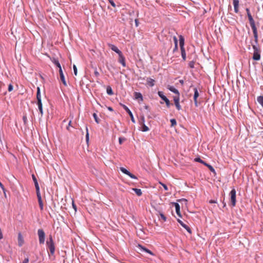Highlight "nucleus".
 Returning <instances> with one entry per match:
<instances>
[{
    "instance_id": "8",
    "label": "nucleus",
    "mask_w": 263,
    "mask_h": 263,
    "mask_svg": "<svg viewBox=\"0 0 263 263\" xmlns=\"http://www.w3.org/2000/svg\"><path fill=\"white\" fill-rule=\"evenodd\" d=\"M158 95L159 96V97L165 102L167 107H170L171 104L170 102V100L167 98V97L165 96L164 95L163 92L162 91H159L158 92Z\"/></svg>"
},
{
    "instance_id": "36",
    "label": "nucleus",
    "mask_w": 263,
    "mask_h": 263,
    "mask_svg": "<svg viewBox=\"0 0 263 263\" xmlns=\"http://www.w3.org/2000/svg\"><path fill=\"white\" fill-rule=\"evenodd\" d=\"M126 139L124 137H119V142L120 144H122L123 142L125 141Z\"/></svg>"
},
{
    "instance_id": "6",
    "label": "nucleus",
    "mask_w": 263,
    "mask_h": 263,
    "mask_svg": "<svg viewBox=\"0 0 263 263\" xmlns=\"http://www.w3.org/2000/svg\"><path fill=\"white\" fill-rule=\"evenodd\" d=\"M39 241L40 244H44L45 241V233L43 229H40L37 230Z\"/></svg>"
},
{
    "instance_id": "15",
    "label": "nucleus",
    "mask_w": 263,
    "mask_h": 263,
    "mask_svg": "<svg viewBox=\"0 0 263 263\" xmlns=\"http://www.w3.org/2000/svg\"><path fill=\"white\" fill-rule=\"evenodd\" d=\"M119 62L122 64L123 67H126L125 59L122 52L119 54Z\"/></svg>"
},
{
    "instance_id": "27",
    "label": "nucleus",
    "mask_w": 263,
    "mask_h": 263,
    "mask_svg": "<svg viewBox=\"0 0 263 263\" xmlns=\"http://www.w3.org/2000/svg\"><path fill=\"white\" fill-rule=\"evenodd\" d=\"M133 190L135 192V193L138 196H140L142 194V192L141 189H137V188H133Z\"/></svg>"
},
{
    "instance_id": "59",
    "label": "nucleus",
    "mask_w": 263,
    "mask_h": 263,
    "mask_svg": "<svg viewBox=\"0 0 263 263\" xmlns=\"http://www.w3.org/2000/svg\"><path fill=\"white\" fill-rule=\"evenodd\" d=\"M246 11L247 14L250 13V10L249 8H246Z\"/></svg>"
},
{
    "instance_id": "19",
    "label": "nucleus",
    "mask_w": 263,
    "mask_h": 263,
    "mask_svg": "<svg viewBox=\"0 0 263 263\" xmlns=\"http://www.w3.org/2000/svg\"><path fill=\"white\" fill-rule=\"evenodd\" d=\"M59 73L60 76L61 80L62 81L63 84L66 86H67V83L65 79V77L64 73L62 71V69H59Z\"/></svg>"
},
{
    "instance_id": "32",
    "label": "nucleus",
    "mask_w": 263,
    "mask_h": 263,
    "mask_svg": "<svg viewBox=\"0 0 263 263\" xmlns=\"http://www.w3.org/2000/svg\"><path fill=\"white\" fill-rule=\"evenodd\" d=\"M183 228H184L189 233H191L192 231L190 227L187 226L186 224H184L183 226Z\"/></svg>"
},
{
    "instance_id": "29",
    "label": "nucleus",
    "mask_w": 263,
    "mask_h": 263,
    "mask_svg": "<svg viewBox=\"0 0 263 263\" xmlns=\"http://www.w3.org/2000/svg\"><path fill=\"white\" fill-rule=\"evenodd\" d=\"M181 57L184 61L186 60V53L185 49H181Z\"/></svg>"
},
{
    "instance_id": "31",
    "label": "nucleus",
    "mask_w": 263,
    "mask_h": 263,
    "mask_svg": "<svg viewBox=\"0 0 263 263\" xmlns=\"http://www.w3.org/2000/svg\"><path fill=\"white\" fill-rule=\"evenodd\" d=\"M92 116H93V117L96 122L97 123H99L100 121H99V118H98V117L97 116V115L96 113H93Z\"/></svg>"
},
{
    "instance_id": "13",
    "label": "nucleus",
    "mask_w": 263,
    "mask_h": 263,
    "mask_svg": "<svg viewBox=\"0 0 263 263\" xmlns=\"http://www.w3.org/2000/svg\"><path fill=\"white\" fill-rule=\"evenodd\" d=\"M194 94L193 98H194V104H195V105L196 107H198V102H197V98L199 97V92H198L197 88H194Z\"/></svg>"
},
{
    "instance_id": "14",
    "label": "nucleus",
    "mask_w": 263,
    "mask_h": 263,
    "mask_svg": "<svg viewBox=\"0 0 263 263\" xmlns=\"http://www.w3.org/2000/svg\"><path fill=\"white\" fill-rule=\"evenodd\" d=\"M174 101L175 103V105L177 109V110H180L181 109V106L180 105L179 101L180 98L179 96H174Z\"/></svg>"
},
{
    "instance_id": "55",
    "label": "nucleus",
    "mask_w": 263,
    "mask_h": 263,
    "mask_svg": "<svg viewBox=\"0 0 263 263\" xmlns=\"http://www.w3.org/2000/svg\"><path fill=\"white\" fill-rule=\"evenodd\" d=\"M177 49H178V45H175L174 49L173 50V51L174 52L175 51L177 50Z\"/></svg>"
},
{
    "instance_id": "60",
    "label": "nucleus",
    "mask_w": 263,
    "mask_h": 263,
    "mask_svg": "<svg viewBox=\"0 0 263 263\" xmlns=\"http://www.w3.org/2000/svg\"><path fill=\"white\" fill-rule=\"evenodd\" d=\"M216 201L215 200H211L210 201V203H216Z\"/></svg>"
},
{
    "instance_id": "62",
    "label": "nucleus",
    "mask_w": 263,
    "mask_h": 263,
    "mask_svg": "<svg viewBox=\"0 0 263 263\" xmlns=\"http://www.w3.org/2000/svg\"><path fill=\"white\" fill-rule=\"evenodd\" d=\"M180 83H181V84H183V80H180L179 81Z\"/></svg>"
},
{
    "instance_id": "11",
    "label": "nucleus",
    "mask_w": 263,
    "mask_h": 263,
    "mask_svg": "<svg viewBox=\"0 0 263 263\" xmlns=\"http://www.w3.org/2000/svg\"><path fill=\"white\" fill-rule=\"evenodd\" d=\"M36 196H37L40 208L41 210H43L44 205H43V201L42 199V197H41L40 191L36 192Z\"/></svg>"
},
{
    "instance_id": "58",
    "label": "nucleus",
    "mask_w": 263,
    "mask_h": 263,
    "mask_svg": "<svg viewBox=\"0 0 263 263\" xmlns=\"http://www.w3.org/2000/svg\"><path fill=\"white\" fill-rule=\"evenodd\" d=\"M247 16L248 17V18L252 17V16L251 15V13L247 14Z\"/></svg>"
},
{
    "instance_id": "42",
    "label": "nucleus",
    "mask_w": 263,
    "mask_h": 263,
    "mask_svg": "<svg viewBox=\"0 0 263 263\" xmlns=\"http://www.w3.org/2000/svg\"><path fill=\"white\" fill-rule=\"evenodd\" d=\"M160 217L162 219H163V220L164 221H165L166 220V217H165V216L162 214V213H160Z\"/></svg>"
},
{
    "instance_id": "34",
    "label": "nucleus",
    "mask_w": 263,
    "mask_h": 263,
    "mask_svg": "<svg viewBox=\"0 0 263 263\" xmlns=\"http://www.w3.org/2000/svg\"><path fill=\"white\" fill-rule=\"evenodd\" d=\"M37 106L41 114V116L42 117L43 115V105H38Z\"/></svg>"
},
{
    "instance_id": "57",
    "label": "nucleus",
    "mask_w": 263,
    "mask_h": 263,
    "mask_svg": "<svg viewBox=\"0 0 263 263\" xmlns=\"http://www.w3.org/2000/svg\"><path fill=\"white\" fill-rule=\"evenodd\" d=\"M107 109L109 110V111H112L114 110L112 109V108L111 107H107Z\"/></svg>"
},
{
    "instance_id": "47",
    "label": "nucleus",
    "mask_w": 263,
    "mask_h": 263,
    "mask_svg": "<svg viewBox=\"0 0 263 263\" xmlns=\"http://www.w3.org/2000/svg\"><path fill=\"white\" fill-rule=\"evenodd\" d=\"M173 39H174L175 45H178V40H177V38L176 37V36H174L173 37Z\"/></svg>"
},
{
    "instance_id": "25",
    "label": "nucleus",
    "mask_w": 263,
    "mask_h": 263,
    "mask_svg": "<svg viewBox=\"0 0 263 263\" xmlns=\"http://www.w3.org/2000/svg\"><path fill=\"white\" fill-rule=\"evenodd\" d=\"M184 39L182 35L179 36V45L181 49H184Z\"/></svg>"
},
{
    "instance_id": "39",
    "label": "nucleus",
    "mask_w": 263,
    "mask_h": 263,
    "mask_svg": "<svg viewBox=\"0 0 263 263\" xmlns=\"http://www.w3.org/2000/svg\"><path fill=\"white\" fill-rule=\"evenodd\" d=\"M233 5L234 7H238L239 5V1L238 0H233Z\"/></svg>"
},
{
    "instance_id": "3",
    "label": "nucleus",
    "mask_w": 263,
    "mask_h": 263,
    "mask_svg": "<svg viewBox=\"0 0 263 263\" xmlns=\"http://www.w3.org/2000/svg\"><path fill=\"white\" fill-rule=\"evenodd\" d=\"M46 245L51 255H53L55 252L54 243L51 235H49L48 240L46 241Z\"/></svg>"
},
{
    "instance_id": "33",
    "label": "nucleus",
    "mask_w": 263,
    "mask_h": 263,
    "mask_svg": "<svg viewBox=\"0 0 263 263\" xmlns=\"http://www.w3.org/2000/svg\"><path fill=\"white\" fill-rule=\"evenodd\" d=\"M86 141L88 143L89 141V133H88V129L87 127H86Z\"/></svg>"
},
{
    "instance_id": "22",
    "label": "nucleus",
    "mask_w": 263,
    "mask_h": 263,
    "mask_svg": "<svg viewBox=\"0 0 263 263\" xmlns=\"http://www.w3.org/2000/svg\"><path fill=\"white\" fill-rule=\"evenodd\" d=\"M51 61L55 66H57L59 68V69H62L61 64L58 59L54 58L51 60Z\"/></svg>"
},
{
    "instance_id": "46",
    "label": "nucleus",
    "mask_w": 263,
    "mask_h": 263,
    "mask_svg": "<svg viewBox=\"0 0 263 263\" xmlns=\"http://www.w3.org/2000/svg\"><path fill=\"white\" fill-rule=\"evenodd\" d=\"M94 74L96 77H98L100 75L99 72L98 71L97 68H95V70L94 71Z\"/></svg>"
},
{
    "instance_id": "17",
    "label": "nucleus",
    "mask_w": 263,
    "mask_h": 263,
    "mask_svg": "<svg viewBox=\"0 0 263 263\" xmlns=\"http://www.w3.org/2000/svg\"><path fill=\"white\" fill-rule=\"evenodd\" d=\"M32 178L33 181L34 182V183L36 192L40 191L39 185L37 182V179L36 178V177L34 174L32 175Z\"/></svg>"
},
{
    "instance_id": "53",
    "label": "nucleus",
    "mask_w": 263,
    "mask_h": 263,
    "mask_svg": "<svg viewBox=\"0 0 263 263\" xmlns=\"http://www.w3.org/2000/svg\"><path fill=\"white\" fill-rule=\"evenodd\" d=\"M234 11L236 13H237L238 12V7H234Z\"/></svg>"
},
{
    "instance_id": "16",
    "label": "nucleus",
    "mask_w": 263,
    "mask_h": 263,
    "mask_svg": "<svg viewBox=\"0 0 263 263\" xmlns=\"http://www.w3.org/2000/svg\"><path fill=\"white\" fill-rule=\"evenodd\" d=\"M174 205H175V207L176 212L177 215L179 217H182V216H181V213H180V205L179 204V203H178L177 202H174Z\"/></svg>"
},
{
    "instance_id": "7",
    "label": "nucleus",
    "mask_w": 263,
    "mask_h": 263,
    "mask_svg": "<svg viewBox=\"0 0 263 263\" xmlns=\"http://www.w3.org/2000/svg\"><path fill=\"white\" fill-rule=\"evenodd\" d=\"M236 192L235 189H233L230 193V201L232 206H234L236 205Z\"/></svg>"
},
{
    "instance_id": "4",
    "label": "nucleus",
    "mask_w": 263,
    "mask_h": 263,
    "mask_svg": "<svg viewBox=\"0 0 263 263\" xmlns=\"http://www.w3.org/2000/svg\"><path fill=\"white\" fill-rule=\"evenodd\" d=\"M252 47L254 50L253 59L255 61H258L260 59L259 50L257 46V44H252Z\"/></svg>"
},
{
    "instance_id": "40",
    "label": "nucleus",
    "mask_w": 263,
    "mask_h": 263,
    "mask_svg": "<svg viewBox=\"0 0 263 263\" xmlns=\"http://www.w3.org/2000/svg\"><path fill=\"white\" fill-rule=\"evenodd\" d=\"M109 3L110 4V5L113 7H116V4L115 3V2H114L113 0H107Z\"/></svg>"
},
{
    "instance_id": "52",
    "label": "nucleus",
    "mask_w": 263,
    "mask_h": 263,
    "mask_svg": "<svg viewBox=\"0 0 263 263\" xmlns=\"http://www.w3.org/2000/svg\"><path fill=\"white\" fill-rule=\"evenodd\" d=\"M135 23L136 26L138 27V25H139V22H138V20L137 19H135Z\"/></svg>"
},
{
    "instance_id": "23",
    "label": "nucleus",
    "mask_w": 263,
    "mask_h": 263,
    "mask_svg": "<svg viewBox=\"0 0 263 263\" xmlns=\"http://www.w3.org/2000/svg\"><path fill=\"white\" fill-rule=\"evenodd\" d=\"M147 84L150 86L153 87L155 85V80L151 78H147L146 79Z\"/></svg>"
},
{
    "instance_id": "24",
    "label": "nucleus",
    "mask_w": 263,
    "mask_h": 263,
    "mask_svg": "<svg viewBox=\"0 0 263 263\" xmlns=\"http://www.w3.org/2000/svg\"><path fill=\"white\" fill-rule=\"evenodd\" d=\"M168 89L171 91H172V92H174V93L176 94L177 95L176 96H179L180 93H179V91L176 88H175L174 86H169L168 87Z\"/></svg>"
},
{
    "instance_id": "41",
    "label": "nucleus",
    "mask_w": 263,
    "mask_h": 263,
    "mask_svg": "<svg viewBox=\"0 0 263 263\" xmlns=\"http://www.w3.org/2000/svg\"><path fill=\"white\" fill-rule=\"evenodd\" d=\"M23 120L24 124H27L28 120H27V118L26 116H23Z\"/></svg>"
},
{
    "instance_id": "49",
    "label": "nucleus",
    "mask_w": 263,
    "mask_h": 263,
    "mask_svg": "<svg viewBox=\"0 0 263 263\" xmlns=\"http://www.w3.org/2000/svg\"><path fill=\"white\" fill-rule=\"evenodd\" d=\"M177 221L182 227L185 223H183L180 219H178Z\"/></svg>"
},
{
    "instance_id": "28",
    "label": "nucleus",
    "mask_w": 263,
    "mask_h": 263,
    "mask_svg": "<svg viewBox=\"0 0 263 263\" xmlns=\"http://www.w3.org/2000/svg\"><path fill=\"white\" fill-rule=\"evenodd\" d=\"M106 92L108 95H112L114 94L113 91L111 87L110 86H108L106 88Z\"/></svg>"
},
{
    "instance_id": "26",
    "label": "nucleus",
    "mask_w": 263,
    "mask_h": 263,
    "mask_svg": "<svg viewBox=\"0 0 263 263\" xmlns=\"http://www.w3.org/2000/svg\"><path fill=\"white\" fill-rule=\"evenodd\" d=\"M134 96L136 99H140L141 100H143V97L140 92H135L134 93Z\"/></svg>"
},
{
    "instance_id": "48",
    "label": "nucleus",
    "mask_w": 263,
    "mask_h": 263,
    "mask_svg": "<svg viewBox=\"0 0 263 263\" xmlns=\"http://www.w3.org/2000/svg\"><path fill=\"white\" fill-rule=\"evenodd\" d=\"M0 187L3 190L4 194L6 195V194H5V189L4 185H3V184L1 182H0Z\"/></svg>"
},
{
    "instance_id": "56",
    "label": "nucleus",
    "mask_w": 263,
    "mask_h": 263,
    "mask_svg": "<svg viewBox=\"0 0 263 263\" xmlns=\"http://www.w3.org/2000/svg\"><path fill=\"white\" fill-rule=\"evenodd\" d=\"M71 121L70 120V121H69V123H68V126H71ZM67 129L68 130H69V127H67Z\"/></svg>"
},
{
    "instance_id": "1",
    "label": "nucleus",
    "mask_w": 263,
    "mask_h": 263,
    "mask_svg": "<svg viewBox=\"0 0 263 263\" xmlns=\"http://www.w3.org/2000/svg\"><path fill=\"white\" fill-rule=\"evenodd\" d=\"M249 23L250 24V26L252 28V29L253 30L254 37L255 39V43L257 44L258 43V33H257V30L255 26V22L253 20V17L251 18H250L249 19Z\"/></svg>"
},
{
    "instance_id": "35",
    "label": "nucleus",
    "mask_w": 263,
    "mask_h": 263,
    "mask_svg": "<svg viewBox=\"0 0 263 263\" xmlns=\"http://www.w3.org/2000/svg\"><path fill=\"white\" fill-rule=\"evenodd\" d=\"M171 126H174L177 124L176 120L175 119H171L170 120Z\"/></svg>"
},
{
    "instance_id": "30",
    "label": "nucleus",
    "mask_w": 263,
    "mask_h": 263,
    "mask_svg": "<svg viewBox=\"0 0 263 263\" xmlns=\"http://www.w3.org/2000/svg\"><path fill=\"white\" fill-rule=\"evenodd\" d=\"M142 125V129L141 130L143 132H147L149 130V128L145 124V123L143 124Z\"/></svg>"
},
{
    "instance_id": "54",
    "label": "nucleus",
    "mask_w": 263,
    "mask_h": 263,
    "mask_svg": "<svg viewBox=\"0 0 263 263\" xmlns=\"http://www.w3.org/2000/svg\"><path fill=\"white\" fill-rule=\"evenodd\" d=\"M180 201H184L185 203L187 202V200L184 198H182L179 200Z\"/></svg>"
},
{
    "instance_id": "12",
    "label": "nucleus",
    "mask_w": 263,
    "mask_h": 263,
    "mask_svg": "<svg viewBox=\"0 0 263 263\" xmlns=\"http://www.w3.org/2000/svg\"><path fill=\"white\" fill-rule=\"evenodd\" d=\"M36 99H37V105H42V100H41V90L40 88L39 87H37V93H36Z\"/></svg>"
},
{
    "instance_id": "50",
    "label": "nucleus",
    "mask_w": 263,
    "mask_h": 263,
    "mask_svg": "<svg viewBox=\"0 0 263 263\" xmlns=\"http://www.w3.org/2000/svg\"><path fill=\"white\" fill-rule=\"evenodd\" d=\"M72 208H73V209L74 210V211L76 212L77 211V206L74 203V202L72 201Z\"/></svg>"
},
{
    "instance_id": "2",
    "label": "nucleus",
    "mask_w": 263,
    "mask_h": 263,
    "mask_svg": "<svg viewBox=\"0 0 263 263\" xmlns=\"http://www.w3.org/2000/svg\"><path fill=\"white\" fill-rule=\"evenodd\" d=\"M249 23L250 24V26L252 28V29L253 30L254 37L255 39V43L257 44L258 43V33H257V30L255 26V22L253 20V17L251 18H250L249 19Z\"/></svg>"
},
{
    "instance_id": "10",
    "label": "nucleus",
    "mask_w": 263,
    "mask_h": 263,
    "mask_svg": "<svg viewBox=\"0 0 263 263\" xmlns=\"http://www.w3.org/2000/svg\"><path fill=\"white\" fill-rule=\"evenodd\" d=\"M120 171L124 174L127 175L129 177H130L132 179H137V177L134 175V174H132L129 171H128L127 169H126L124 167H121L120 168Z\"/></svg>"
},
{
    "instance_id": "63",
    "label": "nucleus",
    "mask_w": 263,
    "mask_h": 263,
    "mask_svg": "<svg viewBox=\"0 0 263 263\" xmlns=\"http://www.w3.org/2000/svg\"><path fill=\"white\" fill-rule=\"evenodd\" d=\"M223 207H224L226 206V203L224 202H223Z\"/></svg>"
},
{
    "instance_id": "18",
    "label": "nucleus",
    "mask_w": 263,
    "mask_h": 263,
    "mask_svg": "<svg viewBox=\"0 0 263 263\" xmlns=\"http://www.w3.org/2000/svg\"><path fill=\"white\" fill-rule=\"evenodd\" d=\"M109 47H110V48L114 51H115V52H116L118 54L122 53L121 51H120L117 47H116L115 45H113V44H109L108 45Z\"/></svg>"
},
{
    "instance_id": "43",
    "label": "nucleus",
    "mask_w": 263,
    "mask_h": 263,
    "mask_svg": "<svg viewBox=\"0 0 263 263\" xmlns=\"http://www.w3.org/2000/svg\"><path fill=\"white\" fill-rule=\"evenodd\" d=\"M73 69L74 71V74L75 76H77V68L75 65H73Z\"/></svg>"
},
{
    "instance_id": "38",
    "label": "nucleus",
    "mask_w": 263,
    "mask_h": 263,
    "mask_svg": "<svg viewBox=\"0 0 263 263\" xmlns=\"http://www.w3.org/2000/svg\"><path fill=\"white\" fill-rule=\"evenodd\" d=\"M139 122L141 125H142L143 124L145 123V118L144 116H142L141 117Z\"/></svg>"
},
{
    "instance_id": "44",
    "label": "nucleus",
    "mask_w": 263,
    "mask_h": 263,
    "mask_svg": "<svg viewBox=\"0 0 263 263\" xmlns=\"http://www.w3.org/2000/svg\"><path fill=\"white\" fill-rule=\"evenodd\" d=\"M160 183L163 187L165 191H167L168 190V187H167V185L166 184H165L164 183H163L162 182H160Z\"/></svg>"
},
{
    "instance_id": "37",
    "label": "nucleus",
    "mask_w": 263,
    "mask_h": 263,
    "mask_svg": "<svg viewBox=\"0 0 263 263\" xmlns=\"http://www.w3.org/2000/svg\"><path fill=\"white\" fill-rule=\"evenodd\" d=\"M194 64H195V63L194 61H190L189 63V66L191 68H194Z\"/></svg>"
},
{
    "instance_id": "5",
    "label": "nucleus",
    "mask_w": 263,
    "mask_h": 263,
    "mask_svg": "<svg viewBox=\"0 0 263 263\" xmlns=\"http://www.w3.org/2000/svg\"><path fill=\"white\" fill-rule=\"evenodd\" d=\"M195 162H198L203 164L204 165L207 166L211 172L215 173V170L214 167L210 164L206 163L205 161L202 160L200 157H197L194 159Z\"/></svg>"
},
{
    "instance_id": "9",
    "label": "nucleus",
    "mask_w": 263,
    "mask_h": 263,
    "mask_svg": "<svg viewBox=\"0 0 263 263\" xmlns=\"http://www.w3.org/2000/svg\"><path fill=\"white\" fill-rule=\"evenodd\" d=\"M120 105L128 113V115H129L132 122L133 123H135L136 121L134 119L133 114L132 112V111H130V110L128 108V107L127 106H126L125 105L122 104V103H120Z\"/></svg>"
},
{
    "instance_id": "21",
    "label": "nucleus",
    "mask_w": 263,
    "mask_h": 263,
    "mask_svg": "<svg viewBox=\"0 0 263 263\" xmlns=\"http://www.w3.org/2000/svg\"><path fill=\"white\" fill-rule=\"evenodd\" d=\"M24 243V239L21 233L18 234V245L21 247Z\"/></svg>"
},
{
    "instance_id": "61",
    "label": "nucleus",
    "mask_w": 263,
    "mask_h": 263,
    "mask_svg": "<svg viewBox=\"0 0 263 263\" xmlns=\"http://www.w3.org/2000/svg\"><path fill=\"white\" fill-rule=\"evenodd\" d=\"M144 108L146 109H148V106L147 105H145L144 106Z\"/></svg>"
},
{
    "instance_id": "51",
    "label": "nucleus",
    "mask_w": 263,
    "mask_h": 263,
    "mask_svg": "<svg viewBox=\"0 0 263 263\" xmlns=\"http://www.w3.org/2000/svg\"><path fill=\"white\" fill-rule=\"evenodd\" d=\"M29 262V258L28 257L25 258V259L23 260L22 263H28Z\"/></svg>"
},
{
    "instance_id": "20",
    "label": "nucleus",
    "mask_w": 263,
    "mask_h": 263,
    "mask_svg": "<svg viewBox=\"0 0 263 263\" xmlns=\"http://www.w3.org/2000/svg\"><path fill=\"white\" fill-rule=\"evenodd\" d=\"M139 248H141V251L146 252L151 255H153V256L154 255V254L149 249H148L140 245H139Z\"/></svg>"
},
{
    "instance_id": "45",
    "label": "nucleus",
    "mask_w": 263,
    "mask_h": 263,
    "mask_svg": "<svg viewBox=\"0 0 263 263\" xmlns=\"http://www.w3.org/2000/svg\"><path fill=\"white\" fill-rule=\"evenodd\" d=\"M13 86L12 84H10L8 86V90L9 91H11L13 90Z\"/></svg>"
}]
</instances>
